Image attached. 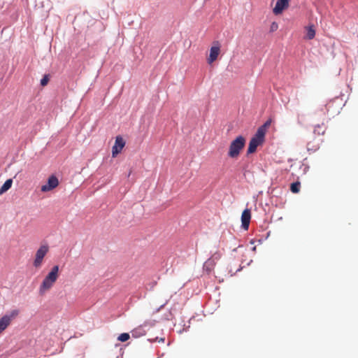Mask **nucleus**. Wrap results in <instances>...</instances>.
Listing matches in <instances>:
<instances>
[{
    "label": "nucleus",
    "mask_w": 358,
    "mask_h": 358,
    "mask_svg": "<svg viewBox=\"0 0 358 358\" xmlns=\"http://www.w3.org/2000/svg\"><path fill=\"white\" fill-rule=\"evenodd\" d=\"M221 257V254L220 252H215L210 258H213V262L220 259Z\"/></svg>",
    "instance_id": "a211bd4d"
},
{
    "label": "nucleus",
    "mask_w": 358,
    "mask_h": 358,
    "mask_svg": "<svg viewBox=\"0 0 358 358\" xmlns=\"http://www.w3.org/2000/svg\"><path fill=\"white\" fill-rule=\"evenodd\" d=\"M320 148V142L317 141V142L312 143L309 141L307 143V149L308 151H315Z\"/></svg>",
    "instance_id": "2eb2a0df"
},
{
    "label": "nucleus",
    "mask_w": 358,
    "mask_h": 358,
    "mask_svg": "<svg viewBox=\"0 0 358 358\" xmlns=\"http://www.w3.org/2000/svg\"><path fill=\"white\" fill-rule=\"evenodd\" d=\"M125 145V141L124 139L118 136L115 138V144L112 148V156L115 157L119 154Z\"/></svg>",
    "instance_id": "6e6552de"
},
{
    "label": "nucleus",
    "mask_w": 358,
    "mask_h": 358,
    "mask_svg": "<svg viewBox=\"0 0 358 358\" xmlns=\"http://www.w3.org/2000/svg\"><path fill=\"white\" fill-rule=\"evenodd\" d=\"M306 34L305 38H306L308 40H311V39L314 38V37L315 36V29L314 28V26L313 25L308 26L306 27Z\"/></svg>",
    "instance_id": "9b49d317"
},
{
    "label": "nucleus",
    "mask_w": 358,
    "mask_h": 358,
    "mask_svg": "<svg viewBox=\"0 0 358 358\" xmlns=\"http://www.w3.org/2000/svg\"><path fill=\"white\" fill-rule=\"evenodd\" d=\"M160 341L164 342V338H161Z\"/></svg>",
    "instance_id": "5701e85b"
},
{
    "label": "nucleus",
    "mask_w": 358,
    "mask_h": 358,
    "mask_svg": "<svg viewBox=\"0 0 358 358\" xmlns=\"http://www.w3.org/2000/svg\"><path fill=\"white\" fill-rule=\"evenodd\" d=\"M59 185V180L55 176H51L48 178L47 184L42 185L41 190L43 192L51 191L57 187Z\"/></svg>",
    "instance_id": "0eeeda50"
},
{
    "label": "nucleus",
    "mask_w": 358,
    "mask_h": 358,
    "mask_svg": "<svg viewBox=\"0 0 358 358\" xmlns=\"http://www.w3.org/2000/svg\"><path fill=\"white\" fill-rule=\"evenodd\" d=\"M278 29V23L273 22L271 25V28H270V31L273 32V31H275L277 29Z\"/></svg>",
    "instance_id": "aec40b11"
},
{
    "label": "nucleus",
    "mask_w": 358,
    "mask_h": 358,
    "mask_svg": "<svg viewBox=\"0 0 358 358\" xmlns=\"http://www.w3.org/2000/svg\"><path fill=\"white\" fill-rule=\"evenodd\" d=\"M251 219V212L248 208L245 209L241 215L242 227L248 230Z\"/></svg>",
    "instance_id": "9d476101"
},
{
    "label": "nucleus",
    "mask_w": 358,
    "mask_h": 358,
    "mask_svg": "<svg viewBox=\"0 0 358 358\" xmlns=\"http://www.w3.org/2000/svg\"><path fill=\"white\" fill-rule=\"evenodd\" d=\"M215 262H213V258H209L203 265V268L208 272L210 273L214 268L215 265Z\"/></svg>",
    "instance_id": "f8f14e48"
},
{
    "label": "nucleus",
    "mask_w": 358,
    "mask_h": 358,
    "mask_svg": "<svg viewBox=\"0 0 358 358\" xmlns=\"http://www.w3.org/2000/svg\"><path fill=\"white\" fill-rule=\"evenodd\" d=\"M48 250L49 248L47 245H43L40 246V248L37 250L35 255V259L33 263L34 267H41L43 263V258L48 252Z\"/></svg>",
    "instance_id": "39448f33"
},
{
    "label": "nucleus",
    "mask_w": 358,
    "mask_h": 358,
    "mask_svg": "<svg viewBox=\"0 0 358 358\" xmlns=\"http://www.w3.org/2000/svg\"><path fill=\"white\" fill-rule=\"evenodd\" d=\"M302 117H303V115L301 114H299V113L297 114V122H298V124H301L303 123Z\"/></svg>",
    "instance_id": "412c9836"
},
{
    "label": "nucleus",
    "mask_w": 358,
    "mask_h": 358,
    "mask_svg": "<svg viewBox=\"0 0 358 358\" xmlns=\"http://www.w3.org/2000/svg\"><path fill=\"white\" fill-rule=\"evenodd\" d=\"M264 141V128L259 127L255 134V136L250 139L248 148L247 150V155H250L256 152L257 148L259 145H262Z\"/></svg>",
    "instance_id": "7ed1b4c3"
},
{
    "label": "nucleus",
    "mask_w": 358,
    "mask_h": 358,
    "mask_svg": "<svg viewBox=\"0 0 358 358\" xmlns=\"http://www.w3.org/2000/svg\"><path fill=\"white\" fill-rule=\"evenodd\" d=\"M13 180L8 179L0 188V195L8 191L12 186Z\"/></svg>",
    "instance_id": "ddd939ff"
},
{
    "label": "nucleus",
    "mask_w": 358,
    "mask_h": 358,
    "mask_svg": "<svg viewBox=\"0 0 358 358\" xmlns=\"http://www.w3.org/2000/svg\"><path fill=\"white\" fill-rule=\"evenodd\" d=\"M49 78L48 76H45L41 80V85L42 86H45L48 83Z\"/></svg>",
    "instance_id": "6ab92c4d"
},
{
    "label": "nucleus",
    "mask_w": 358,
    "mask_h": 358,
    "mask_svg": "<svg viewBox=\"0 0 358 358\" xmlns=\"http://www.w3.org/2000/svg\"><path fill=\"white\" fill-rule=\"evenodd\" d=\"M270 124V122L267 121L264 125H262L261 127L264 128V134H266V128Z\"/></svg>",
    "instance_id": "4be33fe9"
},
{
    "label": "nucleus",
    "mask_w": 358,
    "mask_h": 358,
    "mask_svg": "<svg viewBox=\"0 0 358 358\" xmlns=\"http://www.w3.org/2000/svg\"><path fill=\"white\" fill-rule=\"evenodd\" d=\"M290 0H277L275 6L274 7L273 12L275 15H280L282 11L288 8L289 2Z\"/></svg>",
    "instance_id": "1a4fd4ad"
},
{
    "label": "nucleus",
    "mask_w": 358,
    "mask_h": 358,
    "mask_svg": "<svg viewBox=\"0 0 358 358\" xmlns=\"http://www.w3.org/2000/svg\"><path fill=\"white\" fill-rule=\"evenodd\" d=\"M59 277V266H54L43 279L39 287L40 294H44L50 289Z\"/></svg>",
    "instance_id": "f257e3e1"
},
{
    "label": "nucleus",
    "mask_w": 358,
    "mask_h": 358,
    "mask_svg": "<svg viewBox=\"0 0 358 358\" xmlns=\"http://www.w3.org/2000/svg\"><path fill=\"white\" fill-rule=\"evenodd\" d=\"M326 131V128L324 124H317L315 127L313 133L315 135L320 136L324 135Z\"/></svg>",
    "instance_id": "4468645a"
},
{
    "label": "nucleus",
    "mask_w": 358,
    "mask_h": 358,
    "mask_svg": "<svg viewBox=\"0 0 358 358\" xmlns=\"http://www.w3.org/2000/svg\"><path fill=\"white\" fill-rule=\"evenodd\" d=\"M220 53V44L219 41H214L213 45L210 49V54L207 59L209 64L214 62L218 57Z\"/></svg>",
    "instance_id": "423d86ee"
},
{
    "label": "nucleus",
    "mask_w": 358,
    "mask_h": 358,
    "mask_svg": "<svg viewBox=\"0 0 358 358\" xmlns=\"http://www.w3.org/2000/svg\"><path fill=\"white\" fill-rule=\"evenodd\" d=\"M246 143V139L243 136H238L229 144L227 155L232 159H237Z\"/></svg>",
    "instance_id": "f03ea898"
},
{
    "label": "nucleus",
    "mask_w": 358,
    "mask_h": 358,
    "mask_svg": "<svg viewBox=\"0 0 358 358\" xmlns=\"http://www.w3.org/2000/svg\"><path fill=\"white\" fill-rule=\"evenodd\" d=\"M19 313V310L17 309L13 310L0 319V334L10 324L13 320L18 316Z\"/></svg>",
    "instance_id": "20e7f679"
},
{
    "label": "nucleus",
    "mask_w": 358,
    "mask_h": 358,
    "mask_svg": "<svg viewBox=\"0 0 358 358\" xmlns=\"http://www.w3.org/2000/svg\"><path fill=\"white\" fill-rule=\"evenodd\" d=\"M130 338L129 336V334H127V333H122L121 334L118 338H117V340L121 341V342H125L127 341V340H129Z\"/></svg>",
    "instance_id": "f3484780"
},
{
    "label": "nucleus",
    "mask_w": 358,
    "mask_h": 358,
    "mask_svg": "<svg viewBox=\"0 0 358 358\" xmlns=\"http://www.w3.org/2000/svg\"><path fill=\"white\" fill-rule=\"evenodd\" d=\"M301 183L299 182H295L291 184L290 190L293 193H298L300 191Z\"/></svg>",
    "instance_id": "dca6fc26"
}]
</instances>
